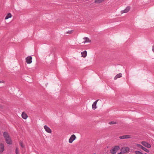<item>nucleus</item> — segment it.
<instances>
[{"mask_svg": "<svg viewBox=\"0 0 154 154\" xmlns=\"http://www.w3.org/2000/svg\"><path fill=\"white\" fill-rule=\"evenodd\" d=\"M121 151L122 153H128L130 152V149L128 147L124 146L121 148Z\"/></svg>", "mask_w": 154, "mask_h": 154, "instance_id": "1", "label": "nucleus"}, {"mask_svg": "<svg viewBox=\"0 0 154 154\" xmlns=\"http://www.w3.org/2000/svg\"><path fill=\"white\" fill-rule=\"evenodd\" d=\"M119 149V147L118 146H115L110 151V152L112 154L116 153L117 151Z\"/></svg>", "mask_w": 154, "mask_h": 154, "instance_id": "2", "label": "nucleus"}, {"mask_svg": "<svg viewBox=\"0 0 154 154\" xmlns=\"http://www.w3.org/2000/svg\"><path fill=\"white\" fill-rule=\"evenodd\" d=\"M76 138V137L74 134L72 135L70 137L69 140V143H72L73 141Z\"/></svg>", "mask_w": 154, "mask_h": 154, "instance_id": "3", "label": "nucleus"}, {"mask_svg": "<svg viewBox=\"0 0 154 154\" xmlns=\"http://www.w3.org/2000/svg\"><path fill=\"white\" fill-rule=\"evenodd\" d=\"M83 41L82 42V43L84 44L87 43H91V40L87 37H85L83 38Z\"/></svg>", "mask_w": 154, "mask_h": 154, "instance_id": "4", "label": "nucleus"}, {"mask_svg": "<svg viewBox=\"0 0 154 154\" xmlns=\"http://www.w3.org/2000/svg\"><path fill=\"white\" fill-rule=\"evenodd\" d=\"M141 143L144 146L148 148H150L151 147L150 144L145 141H142Z\"/></svg>", "mask_w": 154, "mask_h": 154, "instance_id": "5", "label": "nucleus"}, {"mask_svg": "<svg viewBox=\"0 0 154 154\" xmlns=\"http://www.w3.org/2000/svg\"><path fill=\"white\" fill-rule=\"evenodd\" d=\"M119 138L120 139H129L131 138V136L130 135H124L119 136Z\"/></svg>", "mask_w": 154, "mask_h": 154, "instance_id": "6", "label": "nucleus"}, {"mask_svg": "<svg viewBox=\"0 0 154 154\" xmlns=\"http://www.w3.org/2000/svg\"><path fill=\"white\" fill-rule=\"evenodd\" d=\"M32 58L31 56L26 57V62L28 64H30L32 62Z\"/></svg>", "mask_w": 154, "mask_h": 154, "instance_id": "7", "label": "nucleus"}, {"mask_svg": "<svg viewBox=\"0 0 154 154\" xmlns=\"http://www.w3.org/2000/svg\"><path fill=\"white\" fill-rule=\"evenodd\" d=\"M44 128L47 132L50 134L51 133L52 131L51 130L47 125H45L44 126Z\"/></svg>", "mask_w": 154, "mask_h": 154, "instance_id": "8", "label": "nucleus"}, {"mask_svg": "<svg viewBox=\"0 0 154 154\" xmlns=\"http://www.w3.org/2000/svg\"><path fill=\"white\" fill-rule=\"evenodd\" d=\"M130 8L131 7L130 6L127 7L124 10L121 11V13L123 14L128 12L130 10Z\"/></svg>", "mask_w": 154, "mask_h": 154, "instance_id": "9", "label": "nucleus"}, {"mask_svg": "<svg viewBox=\"0 0 154 154\" xmlns=\"http://www.w3.org/2000/svg\"><path fill=\"white\" fill-rule=\"evenodd\" d=\"M21 116L22 118L24 119H26L28 117V116L26 113L24 112L22 113Z\"/></svg>", "mask_w": 154, "mask_h": 154, "instance_id": "10", "label": "nucleus"}, {"mask_svg": "<svg viewBox=\"0 0 154 154\" xmlns=\"http://www.w3.org/2000/svg\"><path fill=\"white\" fill-rule=\"evenodd\" d=\"M6 143L8 144H12V140L11 137H9L8 138L5 139Z\"/></svg>", "mask_w": 154, "mask_h": 154, "instance_id": "11", "label": "nucleus"}, {"mask_svg": "<svg viewBox=\"0 0 154 154\" xmlns=\"http://www.w3.org/2000/svg\"><path fill=\"white\" fill-rule=\"evenodd\" d=\"M99 100H97L95 101L93 104L92 105V108L93 109H95L97 108L96 105L97 101Z\"/></svg>", "mask_w": 154, "mask_h": 154, "instance_id": "12", "label": "nucleus"}, {"mask_svg": "<svg viewBox=\"0 0 154 154\" xmlns=\"http://www.w3.org/2000/svg\"><path fill=\"white\" fill-rule=\"evenodd\" d=\"M4 146L2 143L0 144V153L2 152L5 150Z\"/></svg>", "mask_w": 154, "mask_h": 154, "instance_id": "13", "label": "nucleus"}, {"mask_svg": "<svg viewBox=\"0 0 154 154\" xmlns=\"http://www.w3.org/2000/svg\"><path fill=\"white\" fill-rule=\"evenodd\" d=\"M3 135L5 139L10 137L8 133L7 132H4L3 133Z\"/></svg>", "mask_w": 154, "mask_h": 154, "instance_id": "14", "label": "nucleus"}, {"mask_svg": "<svg viewBox=\"0 0 154 154\" xmlns=\"http://www.w3.org/2000/svg\"><path fill=\"white\" fill-rule=\"evenodd\" d=\"M82 57L85 58L87 55V52L86 51H85L81 53Z\"/></svg>", "mask_w": 154, "mask_h": 154, "instance_id": "15", "label": "nucleus"}, {"mask_svg": "<svg viewBox=\"0 0 154 154\" xmlns=\"http://www.w3.org/2000/svg\"><path fill=\"white\" fill-rule=\"evenodd\" d=\"M12 17V15L10 13H8L7 15L5 17V19L7 20L9 18H11Z\"/></svg>", "mask_w": 154, "mask_h": 154, "instance_id": "16", "label": "nucleus"}, {"mask_svg": "<svg viewBox=\"0 0 154 154\" xmlns=\"http://www.w3.org/2000/svg\"><path fill=\"white\" fill-rule=\"evenodd\" d=\"M122 76V74L119 73L117 74L114 77V79L116 80L118 78H120Z\"/></svg>", "mask_w": 154, "mask_h": 154, "instance_id": "17", "label": "nucleus"}, {"mask_svg": "<svg viewBox=\"0 0 154 154\" xmlns=\"http://www.w3.org/2000/svg\"><path fill=\"white\" fill-rule=\"evenodd\" d=\"M118 122L116 121H111L109 122L108 124L109 125H114L117 124Z\"/></svg>", "mask_w": 154, "mask_h": 154, "instance_id": "18", "label": "nucleus"}, {"mask_svg": "<svg viewBox=\"0 0 154 154\" xmlns=\"http://www.w3.org/2000/svg\"><path fill=\"white\" fill-rule=\"evenodd\" d=\"M104 0H95V2L96 3H100L103 1Z\"/></svg>", "mask_w": 154, "mask_h": 154, "instance_id": "19", "label": "nucleus"}, {"mask_svg": "<svg viewBox=\"0 0 154 154\" xmlns=\"http://www.w3.org/2000/svg\"><path fill=\"white\" fill-rule=\"evenodd\" d=\"M136 146L137 147L139 148H140L141 149H142V148L143 147V146H142L141 145L139 144H136Z\"/></svg>", "mask_w": 154, "mask_h": 154, "instance_id": "20", "label": "nucleus"}, {"mask_svg": "<svg viewBox=\"0 0 154 154\" xmlns=\"http://www.w3.org/2000/svg\"><path fill=\"white\" fill-rule=\"evenodd\" d=\"M142 149L146 152H149V150L148 149H146V148L144 147H143L142 148Z\"/></svg>", "mask_w": 154, "mask_h": 154, "instance_id": "21", "label": "nucleus"}, {"mask_svg": "<svg viewBox=\"0 0 154 154\" xmlns=\"http://www.w3.org/2000/svg\"><path fill=\"white\" fill-rule=\"evenodd\" d=\"M135 154H143L141 152L138 151H135Z\"/></svg>", "mask_w": 154, "mask_h": 154, "instance_id": "22", "label": "nucleus"}, {"mask_svg": "<svg viewBox=\"0 0 154 154\" xmlns=\"http://www.w3.org/2000/svg\"><path fill=\"white\" fill-rule=\"evenodd\" d=\"M73 32V30H70V31H68V32H66L67 33H69V34H71Z\"/></svg>", "mask_w": 154, "mask_h": 154, "instance_id": "23", "label": "nucleus"}, {"mask_svg": "<svg viewBox=\"0 0 154 154\" xmlns=\"http://www.w3.org/2000/svg\"><path fill=\"white\" fill-rule=\"evenodd\" d=\"M16 154H19V152L18 148H16Z\"/></svg>", "mask_w": 154, "mask_h": 154, "instance_id": "24", "label": "nucleus"}, {"mask_svg": "<svg viewBox=\"0 0 154 154\" xmlns=\"http://www.w3.org/2000/svg\"><path fill=\"white\" fill-rule=\"evenodd\" d=\"M152 51L154 52V45L153 46L152 48Z\"/></svg>", "mask_w": 154, "mask_h": 154, "instance_id": "25", "label": "nucleus"}, {"mask_svg": "<svg viewBox=\"0 0 154 154\" xmlns=\"http://www.w3.org/2000/svg\"><path fill=\"white\" fill-rule=\"evenodd\" d=\"M4 82H5L3 81H0V83H4Z\"/></svg>", "mask_w": 154, "mask_h": 154, "instance_id": "26", "label": "nucleus"}, {"mask_svg": "<svg viewBox=\"0 0 154 154\" xmlns=\"http://www.w3.org/2000/svg\"><path fill=\"white\" fill-rule=\"evenodd\" d=\"M20 146H21L22 147H23V144L22 143H21Z\"/></svg>", "mask_w": 154, "mask_h": 154, "instance_id": "27", "label": "nucleus"}, {"mask_svg": "<svg viewBox=\"0 0 154 154\" xmlns=\"http://www.w3.org/2000/svg\"><path fill=\"white\" fill-rule=\"evenodd\" d=\"M122 152L121 151V152L119 153L118 154H122Z\"/></svg>", "mask_w": 154, "mask_h": 154, "instance_id": "28", "label": "nucleus"}, {"mask_svg": "<svg viewBox=\"0 0 154 154\" xmlns=\"http://www.w3.org/2000/svg\"><path fill=\"white\" fill-rule=\"evenodd\" d=\"M92 154H96V153H93Z\"/></svg>", "mask_w": 154, "mask_h": 154, "instance_id": "29", "label": "nucleus"}, {"mask_svg": "<svg viewBox=\"0 0 154 154\" xmlns=\"http://www.w3.org/2000/svg\"><path fill=\"white\" fill-rule=\"evenodd\" d=\"M145 154H147L146 153H145Z\"/></svg>", "mask_w": 154, "mask_h": 154, "instance_id": "30", "label": "nucleus"}]
</instances>
